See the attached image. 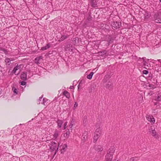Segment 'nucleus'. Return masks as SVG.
I'll use <instances>...</instances> for the list:
<instances>
[{"label":"nucleus","instance_id":"f257e3e1","mask_svg":"<svg viewBox=\"0 0 161 161\" xmlns=\"http://www.w3.org/2000/svg\"><path fill=\"white\" fill-rule=\"evenodd\" d=\"M101 130L99 128L97 129L94 134L93 142H95L100 136Z\"/></svg>","mask_w":161,"mask_h":161},{"label":"nucleus","instance_id":"f03ea898","mask_svg":"<svg viewBox=\"0 0 161 161\" xmlns=\"http://www.w3.org/2000/svg\"><path fill=\"white\" fill-rule=\"evenodd\" d=\"M112 25V28L114 30L119 28L121 26V23L116 21H114Z\"/></svg>","mask_w":161,"mask_h":161},{"label":"nucleus","instance_id":"7ed1b4c3","mask_svg":"<svg viewBox=\"0 0 161 161\" xmlns=\"http://www.w3.org/2000/svg\"><path fill=\"white\" fill-rule=\"evenodd\" d=\"M50 149L52 151H53L55 150L56 151L58 150V147H57V144L55 142H51Z\"/></svg>","mask_w":161,"mask_h":161},{"label":"nucleus","instance_id":"20e7f679","mask_svg":"<svg viewBox=\"0 0 161 161\" xmlns=\"http://www.w3.org/2000/svg\"><path fill=\"white\" fill-rule=\"evenodd\" d=\"M149 131L152 136H154L156 135V132L154 127L151 126L149 129Z\"/></svg>","mask_w":161,"mask_h":161},{"label":"nucleus","instance_id":"39448f33","mask_svg":"<svg viewBox=\"0 0 161 161\" xmlns=\"http://www.w3.org/2000/svg\"><path fill=\"white\" fill-rule=\"evenodd\" d=\"M94 148L96 151L98 152H101L103 150L102 146L98 145H95Z\"/></svg>","mask_w":161,"mask_h":161},{"label":"nucleus","instance_id":"423d86ee","mask_svg":"<svg viewBox=\"0 0 161 161\" xmlns=\"http://www.w3.org/2000/svg\"><path fill=\"white\" fill-rule=\"evenodd\" d=\"M72 46L70 44H67L65 46L64 50L65 51H73L72 49Z\"/></svg>","mask_w":161,"mask_h":161},{"label":"nucleus","instance_id":"0eeeda50","mask_svg":"<svg viewBox=\"0 0 161 161\" xmlns=\"http://www.w3.org/2000/svg\"><path fill=\"white\" fill-rule=\"evenodd\" d=\"M21 79L24 81H25L27 80V73L26 72H23L20 76Z\"/></svg>","mask_w":161,"mask_h":161},{"label":"nucleus","instance_id":"6e6552de","mask_svg":"<svg viewBox=\"0 0 161 161\" xmlns=\"http://www.w3.org/2000/svg\"><path fill=\"white\" fill-rule=\"evenodd\" d=\"M113 155L107 153L106 156V159L107 161H111L113 158Z\"/></svg>","mask_w":161,"mask_h":161},{"label":"nucleus","instance_id":"1a4fd4ad","mask_svg":"<svg viewBox=\"0 0 161 161\" xmlns=\"http://www.w3.org/2000/svg\"><path fill=\"white\" fill-rule=\"evenodd\" d=\"M147 119L149 121L151 122L152 124H154L155 122L154 119L149 115H147L146 116Z\"/></svg>","mask_w":161,"mask_h":161},{"label":"nucleus","instance_id":"9d476101","mask_svg":"<svg viewBox=\"0 0 161 161\" xmlns=\"http://www.w3.org/2000/svg\"><path fill=\"white\" fill-rule=\"evenodd\" d=\"M90 4L92 7H97V3L96 0H91Z\"/></svg>","mask_w":161,"mask_h":161},{"label":"nucleus","instance_id":"9b49d317","mask_svg":"<svg viewBox=\"0 0 161 161\" xmlns=\"http://www.w3.org/2000/svg\"><path fill=\"white\" fill-rule=\"evenodd\" d=\"M115 152V147H111L108 149L107 153L113 155Z\"/></svg>","mask_w":161,"mask_h":161},{"label":"nucleus","instance_id":"f8f14e48","mask_svg":"<svg viewBox=\"0 0 161 161\" xmlns=\"http://www.w3.org/2000/svg\"><path fill=\"white\" fill-rule=\"evenodd\" d=\"M67 145L66 144H64L61 145L60 148H61V153H64L66 150V148L67 147Z\"/></svg>","mask_w":161,"mask_h":161},{"label":"nucleus","instance_id":"ddd939ff","mask_svg":"<svg viewBox=\"0 0 161 161\" xmlns=\"http://www.w3.org/2000/svg\"><path fill=\"white\" fill-rule=\"evenodd\" d=\"M82 136L83 137L82 138V140L84 142L86 140L87 138V131H85L82 135Z\"/></svg>","mask_w":161,"mask_h":161},{"label":"nucleus","instance_id":"4468645a","mask_svg":"<svg viewBox=\"0 0 161 161\" xmlns=\"http://www.w3.org/2000/svg\"><path fill=\"white\" fill-rule=\"evenodd\" d=\"M22 66V65H17L16 67H15L14 68V69L13 70V73L15 74L16 71L17 70H18L19 69H20L21 68V67Z\"/></svg>","mask_w":161,"mask_h":161},{"label":"nucleus","instance_id":"2eb2a0df","mask_svg":"<svg viewBox=\"0 0 161 161\" xmlns=\"http://www.w3.org/2000/svg\"><path fill=\"white\" fill-rule=\"evenodd\" d=\"M113 39L112 37H110L108 38V39L107 40L105 41V42L106 41L107 42L106 46H109L111 43L113 42Z\"/></svg>","mask_w":161,"mask_h":161},{"label":"nucleus","instance_id":"dca6fc26","mask_svg":"<svg viewBox=\"0 0 161 161\" xmlns=\"http://www.w3.org/2000/svg\"><path fill=\"white\" fill-rule=\"evenodd\" d=\"M107 53V52L106 50H103L98 52V54L100 56H103L105 55Z\"/></svg>","mask_w":161,"mask_h":161},{"label":"nucleus","instance_id":"f3484780","mask_svg":"<svg viewBox=\"0 0 161 161\" xmlns=\"http://www.w3.org/2000/svg\"><path fill=\"white\" fill-rule=\"evenodd\" d=\"M50 45L49 43L47 44L46 46L42 47L41 48V50L42 51H44L47 50V49H48L50 47Z\"/></svg>","mask_w":161,"mask_h":161},{"label":"nucleus","instance_id":"a211bd4d","mask_svg":"<svg viewBox=\"0 0 161 161\" xmlns=\"http://www.w3.org/2000/svg\"><path fill=\"white\" fill-rule=\"evenodd\" d=\"M139 159L137 157H133L130 158L128 161H137Z\"/></svg>","mask_w":161,"mask_h":161},{"label":"nucleus","instance_id":"6ab92c4d","mask_svg":"<svg viewBox=\"0 0 161 161\" xmlns=\"http://www.w3.org/2000/svg\"><path fill=\"white\" fill-rule=\"evenodd\" d=\"M63 94L67 98H69L70 97V94L67 91H65L63 92Z\"/></svg>","mask_w":161,"mask_h":161},{"label":"nucleus","instance_id":"aec40b11","mask_svg":"<svg viewBox=\"0 0 161 161\" xmlns=\"http://www.w3.org/2000/svg\"><path fill=\"white\" fill-rule=\"evenodd\" d=\"M67 38V36L65 35L62 36L58 40V41L59 42H62L64 41V40L65 39Z\"/></svg>","mask_w":161,"mask_h":161},{"label":"nucleus","instance_id":"412c9836","mask_svg":"<svg viewBox=\"0 0 161 161\" xmlns=\"http://www.w3.org/2000/svg\"><path fill=\"white\" fill-rule=\"evenodd\" d=\"M57 123H58V126L59 127V128H60L63 123L62 121L58 119V120Z\"/></svg>","mask_w":161,"mask_h":161},{"label":"nucleus","instance_id":"4be33fe9","mask_svg":"<svg viewBox=\"0 0 161 161\" xmlns=\"http://www.w3.org/2000/svg\"><path fill=\"white\" fill-rule=\"evenodd\" d=\"M96 86L95 85L93 84L89 88V92H92V91L94 90L95 89V87Z\"/></svg>","mask_w":161,"mask_h":161},{"label":"nucleus","instance_id":"5701e85b","mask_svg":"<svg viewBox=\"0 0 161 161\" xmlns=\"http://www.w3.org/2000/svg\"><path fill=\"white\" fill-rule=\"evenodd\" d=\"M94 73L93 72H91L90 74L87 76V78L89 79H91Z\"/></svg>","mask_w":161,"mask_h":161},{"label":"nucleus","instance_id":"b1692460","mask_svg":"<svg viewBox=\"0 0 161 161\" xmlns=\"http://www.w3.org/2000/svg\"><path fill=\"white\" fill-rule=\"evenodd\" d=\"M87 121V116L86 115L84 116L83 119V123L84 124L86 125V122Z\"/></svg>","mask_w":161,"mask_h":161},{"label":"nucleus","instance_id":"393cba45","mask_svg":"<svg viewBox=\"0 0 161 161\" xmlns=\"http://www.w3.org/2000/svg\"><path fill=\"white\" fill-rule=\"evenodd\" d=\"M144 18L145 19H148L150 16V14L148 13H146L144 14Z\"/></svg>","mask_w":161,"mask_h":161},{"label":"nucleus","instance_id":"a878e982","mask_svg":"<svg viewBox=\"0 0 161 161\" xmlns=\"http://www.w3.org/2000/svg\"><path fill=\"white\" fill-rule=\"evenodd\" d=\"M143 60V65L145 66H147V67H148V65H150V64H148L147 62L144 59V58H142Z\"/></svg>","mask_w":161,"mask_h":161},{"label":"nucleus","instance_id":"bb28decb","mask_svg":"<svg viewBox=\"0 0 161 161\" xmlns=\"http://www.w3.org/2000/svg\"><path fill=\"white\" fill-rule=\"evenodd\" d=\"M78 37H75L74 38L73 40V42L74 43V44L75 45V43H76L77 42H78Z\"/></svg>","mask_w":161,"mask_h":161},{"label":"nucleus","instance_id":"cd10ccee","mask_svg":"<svg viewBox=\"0 0 161 161\" xmlns=\"http://www.w3.org/2000/svg\"><path fill=\"white\" fill-rule=\"evenodd\" d=\"M112 84H107L105 86V87L107 89H110L112 88Z\"/></svg>","mask_w":161,"mask_h":161},{"label":"nucleus","instance_id":"c85d7f7f","mask_svg":"<svg viewBox=\"0 0 161 161\" xmlns=\"http://www.w3.org/2000/svg\"><path fill=\"white\" fill-rule=\"evenodd\" d=\"M155 100L157 101H161V95H159L156 97H155Z\"/></svg>","mask_w":161,"mask_h":161},{"label":"nucleus","instance_id":"c756f323","mask_svg":"<svg viewBox=\"0 0 161 161\" xmlns=\"http://www.w3.org/2000/svg\"><path fill=\"white\" fill-rule=\"evenodd\" d=\"M11 60L10 58H6L5 59V63H6L7 64L8 63V64H9V63H10Z\"/></svg>","mask_w":161,"mask_h":161},{"label":"nucleus","instance_id":"7c9ffc66","mask_svg":"<svg viewBox=\"0 0 161 161\" xmlns=\"http://www.w3.org/2000/svg\"><path fill=\"white\" fill-rule=\"evenodd\" d=\"M43 102L42 103V104H44V105H46L47 104V103H46V102L47 101H48L47 99H45L44 98H43Z\"/></svg>","mask_w":161,"mask_h":161},{"label":"nucleus","instance_id":"2f4dec72","mask_svg":"<svg viewBox=\"0 0 161 161\" xmlns=\"http://www.w3.org/2000/svg\"><path fill=\"white\" fill-rule=\"evenodd\" d=\"M12 90L14 92L17 94H18L16 88L14 87H12Z\"/></svg>","mask_w":161,"mask_h":161},{"label":"nucleus","instance_id":"473e14b6","mask_svg":"<svg viewBox=\"0 0 161 161\" xmlns=\"http://www.w3.org/2000/svg\"><path fill=\"white\" fill-rule=\"evenodd\" d=\"M111 77V75H107L104 77V79L108 80Z\"/></svg>","mask_w":161,"mask_h":161},{"label":"nucleus","instance_id":"72a5a7b5","mask_svg":"<svg viewBox=\"0 0 161 161\" xmlns=\"http://www.w3.org/2000/svg\"><path fill=\"white\" fill-rule=\"evenodd\" d=\"M39 60L38 58L37 57H36L35 59L34 62L36 64H38L39 63Z\"/></svg>","mask_w":161,"mask_h":161},{"label":"nucleus","instance_id":"f704fd0d","mask_svg":"<svg viewBox=\"0 0 161 161\" xmlns=\"http://www.w3.org/2000/svg\"><path fill=\"white\" fill-rule=\"evenodd\" d=\"M69 131H67L64 135V136L66 137H68L69 135Z\"/></svg>","mask_w":161,"mask_h":161},{"label":"nucleus","instance_id":"c9c22d12","mask_svg":"<svg viewBox=\"0 0 161 161\" xmlns=\"http://www.w3.org/2000/svg\"><path fill=\"white\" fill-rule=\"evenodd\" d=\"M53 136H54V138H56L58 136V132H55V133L54 134V135H53Z\"/></svg>","mask_w":161,"mask_h":161},{"label":"nucleus","instance_id":"e433bc0d","mask_svg":"<svg viewBox=\"0 0 161 161\" xmlns=\"http://www.w3.org/2000/svg\"><path fill=\"white\" fill-rule=\"evenodd\" d=\"M159 19L158 18L157 19H156L155 20V22L158 23H161V19Z\"/></svg>","mask_w":161,"mask_h":161},{"label":"nucleus","instance_id":"4c0bfd02","mask_svg":"<svg viewBox=\"0 0 161 161\" xmlns=\"http://www.w3.org/2000/svg\"><path fill=\"white\" fill-rule=\"evenodd\" d=\"M143 74L146 75L148 73V71L147 70H144L143 71Z\"/></svg>","mask_w":161,"mask_h":161},{"label":"nucleus","instance_id":"58836bf2","mask_svg":"<svg viewBox=\"0 0 161 161\" xmlns=\"http://www.w3.org/2000/svg\"><path fill=\"white\" fill-rule=\"evenodd\" d=\"M26 84V82L23 80L21 82L20 84L21 85L24 86Z\"/></svg>","mask_w":161,"mask_h":161},{"label":"nucleus","instance_id":"ea45409f","mask_svg":"<svg viewBox=\"0 0 161 161\" xmlns=\"http://www.w3.org/2000/svg\"><path fill=\"white\" fill-rule=\"evenodd\" d=\"M148 86L150 87V88H154V86L153 85H152L151 84H149L148 85Z\"/></svg>","mask_w":161,"mask_h":161},{"label":"nucleus","instance_id":"a19ab883","mask_svg":"<svg viewBox=\"0 0 161 161\" xmlns=\"http://www.w3.org/2000/svg\"><path fill=\"white\" fill-rule=\"evenodd\" d=\"M78 106V104L76 102H75V103L74 106V109H75Z\"/></svg>","mask_w":161,"mask_h":161},{"label":"nucleus","instance_id":"79ce46f5","mask_svg":"<svg viewBox=\"0 0 161 161\" xmlns=\"http://www.w3.org/2000/svg\"><path fill=\"white\" fill-rule=\"evenodd\" d=\"M0 50L4 52V53H6V52L7 51V50L6 49H3L1 47L0 48Z\"/></svg>","mask_w":161,"mask_h":161},{"label":"nucleus","instance_id":"37998d69","mask_svg":"<svg viewBox=\"0 0 161 161\" xmlns=\"http://www.w3.org/2000/svg\"><path fill=\"white\" fill-rule=\"evenodd\" d=\"M69 89H74V87L73 86H71L69 87Z\"/></svg>","mask_w":161,"mask_h":161},{"label":"nucleus","instance_id":"c03bdc74","mask_svg":"<svg viewBox=\"0 0 161 161\" xmlns=\"http://www.w3.org/2000/svg\"><path fill=\"white\" fill-rule=\"evenodd\" d=\"M38 58L39 60H40L42 58V56H40L39 57H37Z\"/></svg>","mask_w":161,"mask_h":161},{"label":"nucleus","instance_id":"a18cd8bd","mask_svg":"<svg viewBox=\"0 0 161 161\" xmlns=\"http://www.w3.org/2000/svg\"><path fill=\"white\" fill-rule=\"evenodd\" d=\"M73 127V125L72 124H70L69 125V127L70 128H72V127Z\"/></svg>","mask_w":161,"mask_h":161},{"label":"nucleus","instance_id":"49530a36","mask_svg":"<svg viewBox=\"0 0 161 161\" xmlns=\"http://www.w3.org/2000/svg\"><path fill=\"white\" fill-rule=\"evenodd\" d=\"M152 94V93L151 92L148 93V95H151Z\"/></svg>","mask_w":161,"mask_h":161},{"label":"nucleus","instance_id":"de8ad7c7","mask_svg":"<svg viewBox=\"0 0 161 161\" xmlns=\"http://www.w3.org/2000/svg\"><path fill=\"white\" fill-rule=\"evenodd\" d=\"M42 98V97H40L39 99H38V101H41V100Z\"/></svg>","mask_w":161,"mask_h":161},{"label":"nucleus","instance_id":"09e8293b","mask_svg":"<svg viewBox=\"0 0 161 161\" xmlns=\"http://www.w3.org/2000/svg\"><path fill=\"white\" fill-rule=\"evenodd\" d=\"M67 122H66L64 123V125L65 126H66V125H67Z\"/></svg>","mask_w":161,"mask_h":161},{"label":"nucleus","instance_id":"8fccbe9b","mask_svg":"<svg viewBox=\"0 0 161 161\" xmlns=\"http://www.w3.org/2000/svg\"><path fill=\"white\" fill-rule=\"evenodd\" d=\"M157 61L161 63V60L160 59H158Z\"/></svg>","mask_w":161,"mask_h":161},{"label":"nucleus","instance_id":"3c124183","mask_svg":"<svg viewBox=\"0 0 161 161\" xmlns=\"http://www.w3.org/2000/svg\"><path fill=\"white\" fill-rule=\"evenodd\" d=\"M88 21H90V20H91V19H90V18H88Z\"/></svg>","mask_w":161,"mask_h":161},{"label":"nucleus","instance_id":"603ef678","mask_svg":"<svg viewBox=\"0 0 161 161\" xmlns=\"http://www.w3.org/2000/svg\"><path fill=\"white\" fill-rule=\"evenodd\" d=\"M65 128H66V126H65L64 125V129H65Z\"/></svg>","mask_w":161,"mask_h":161},{"label":"nucleus","instance_id":"864d4df0","mask_svg":"<svg viewBox=\"0 0 161 161\" xmlns=\"http://www.w3.org/2000/svg\"><path fill=\"white\" fill-rule=\"evenodd\" d=\"M65 128H66V126H65L64 125V129H65Z\"/></svg>","mask_w":161,"mask_h":161},{"label":"nucleus","instance_id":"5fc2aeb1","mask_svg":"<svg viewBox=\"0 0 161 161\" xmlns=\"http://www.w3.org/2000/svg\"><path fill=\"white\" fill-rule=\"evenodd\" d=\"M79 87H80V85H78V88H79Z\"/></svg>","mask_w":161,"mask_h":161},{"label":"nucleus","instance_id":"6e6d98bb","mask_svg":"<svg viewBox=\"0 0 161 161\" xmlns=\"http://www.w3.org/2000/svg\"><path fill=\"white\" fill-rule=\"evenodd\" d=\"M148 60H149V59H147V62L148 61Z\"/></svg>","mask_w":161,"mask_h":161},{"label":"nucleus","instance_id":"4d7b16f0","mask_svg":"<svg viewBox=\"0 0 161 161\" xmlns=\"http://www.w3.org/2000/svg\"><path fill=\"white\" fill-rule=\"evenodd\" d=\"M156 104H156V103H155V105H156Z\"/></svg>","mask_w":161,"mask_h":161},{"label":"nucleus","instance_id":"13d9d810","mask_svg":"<svg viewBox=\"0 0 161 161\" xmlns=\"http://www.w3.org/2000/svg\"><path fill=\"white\" fill-rule=\"evenodd\" d=\"M40 103H38V104H40Z\"/></svg>","mask_w":161,"mask_h":161}]
</instances>
